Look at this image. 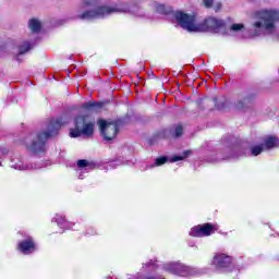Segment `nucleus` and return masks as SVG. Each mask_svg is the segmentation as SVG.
Returning <instances> with one entry per match:
<instances>
[{"label": "nucleus", "mask_w": 279, "mask_h": 279, "mask_svg": "<svg viewBox=\"0 0 279 279\" xmlns=\"http://www.w3.org/2000/svg\"><path fill=\"white\" fill-rule=\"evenodd\" d=\"M102 106L104 104L101 102L89 101V102L83 104L81 108H83V110H86V112H99Z\"/></svg>", "instance_id": "nucleus-14"}, {"label": "nucleus", "mask_w": 279, "mask_h": 279, "mask_svg": "<svg viewBox=\"0 0 279 279\" xmlns=\"http://www.w3.org/2000/svg\"><path fill=\"white\" fill-rule=\"evenodd\" d=\"M169 158L167 156L158 157L155 159V163L150 165L148 168L154 169V167H162V165H167Z\"/></svg>", "instance_id": "nucleus-21"}, {"label": "nucleus", "mask_w": 279, "mask_h": 279, "mask_svg": "<svg viewBox=\"0 0 279 279\" xmlns=\"http://www.w3.org/2000/svg\"><path fill=\"white\" fill-rule=\"evenodd\" d=\"M11 167L16 171H36V169H43V166L38 163H25L21 156L15 155L11 158Z\"/></svg>", "instance_id": "nucleus-9"}, {"label": "nucleus", "mask_w": 279, "mask_h": 279, "mask_svg": "<svg viewBox=\"0 0 279 279\" xmlns=\"http://www.w3.org/2000/svg\"><path fill=\"white\" fill-rule=\"evenodd\" d=\"M174 19L178 25L190 34H202V31L204 29L201 27V22L197 21L195 15L184 13L182 11H177L174 13Z\"/></svg>", "instance_id": "nucleus-5"}, {"label": "nucleus", "mask_w": 279, "mask_h": 279, "mask_svg": "<svg viewBox=\"0 0 279 279\" xmlns=\"http://www.w3.org/2000/svg\"><path fill=\"white\" fill-rule=\"evenodd\" d=\"M52 221H54V223H57L58 227L61 228V230L66 229L69 226V222H66V219L64 218V216L60 214H57L52 219Z\"/></svg>", "instance_id": "nucleus-19"}, {"label": "nucleus", "mask_w": 279, "mask_h": 279, "mask_svg": "<svg viewBox=\"0 0 279 279\" xmlns=\"http://www.w3.org/2000/svg\"><path fill=\"white\" fill-rule=\"evenodd\" d=\"M279 23L278 9H260L253 14V22L248 29L250 38L272 36Z\"/></svg>", "instance_id": "nucleus-2"}, {"label": "nucleus", "mask_w": 279, "mask_h": 279, "mask_svg": "<svg viewBox=\"0 0 279 279\" xmlns=\"http://www.w3.org/2000/svg\"><path fill=\"white\" fill-rule=\"evenodd\" d=\"M163 271L168 274H172L173 276H181L182 278H186L187 276H195L197 270L192 268L191 266H186L180 262H169L163 264L162 266Z\"/></svg>", "instance_id": "nucleus-7"}, {"label": "nucleus", "mask_w": 279, "mask_h": 279, "mask_svg": "<svg viewBox=\"0 0 279 279\" xmlns=\"http://www.w3.org/2000/svg\"><path fill=\"white\" fill-rule=\"evenodd\" d=\"M211 265L213 267H215V269H217V271H222L225 274H239V269L234 267V262L232 257L223 253H217L216 255H214Z\"/></svg>", "instance_id": "nucleus-6"}, {"label": "nucleus", "mask_w": 279, "mask_h": 279, "mask_svg": "<svg viewBox=\"0 0 279 279\" xmlns=\"http://www.w3.org/2000/svg\"><path fill=\"white\" fill-rule=\"evenodd\" d=\"M262 145H264V149H274V147H278L279 140L276 136L269 135L264 138V144Z\"/></svg>", "instance_id": "nucleus-16"}, {"label": "nucleus", "mask_w": 279, "mask_h": 279, "mask_svg": "<svg viewBox=\"0 0 279 279\" xmlns=\"http://www.w3.org/2000/svg\"><path fill=\"white\" fill-rule=\"evenodd\" d=\"M99 5V0H81L80 8H96Z\"/></svg>", "instance_id": "nucleus-22"}, {"label": "nucleus", "mask_w": 279, "mask_h": 279, "mask_svg": "<svg viewBox=\"0 0 279 279\" xmlns=\"http://www.w3.org/2000/svg\"><path fill=\"white\" fill-rule=\"evenodd\" d=\"M209 162H217V159H209Z\"/></svg>", "instance_id": "nucleus-32"}, {"label": "nucleus", "mask_w": 279, "mask_h": 279, "mask_svg": "<svg viewBox=\"0 0 279 279\" xmlns=\"http://www.w3.org/2000/svg\"><path fill=\"white\" fill-rule=\"evenodd\" d=\"M76 175L78 180H84V173H88L89 171H93V169H95V165L85 159H80L76 162Z\"/></svg>", "instance_id": "nucleus-13"}, {"label": "nucleus", "mask_w": 279, "mask_h": 279, "mask_svg": "<svg viewBox=\"0 0 279 279\" xmlns=\"http://www.w3.org/2000/svg\"><path fill=\"white\" fill-rule=\"evenodd\" d=\"M215 106L218 110H226L228 108V99L226 96H221L220 98H214Z\"/></svg>", "instance_id": "nucleus-18"}, {"label": "nucleus", "mask_w": 279, "mask_h": 279, "mask_svg": "<svg viewBox=\"0 0 279 279\" xmlns=\"http://www.w3.org/2000/svg\"><path fill=\"white\" fill-rule=\"evenodd\" d=\"M95 134V120L88 116H78L74 120V129H71L70 136L78 138V136L90 137Z\"/></svg>", "instance_id": "nucleus-4"}, {"label": "nucleus", "mask_w": 279, "mask_h": 279, "mask_svg": "<svg viewBox=\"0 0 279 279\" xmlns=\"http://www.w3.org/2000/svg\"><path fill=\"white\" fill-rule=\"evenodd\" d=\"M0 167H1V162H0Z\"/></svg>", "instance_id": "nucleus-34"}, {"label": "nucleus", "mask_w": 279, "mask_h": 279, "mask_svg": "<svg viewBox=\"0 0 279 279\" xmlns=\"http://www.w3.org/2000/svg\"><path fill=\"white\" fill-rule=\"evenodd\" d=\"M225 26L226 22L223 20L217 17H207L205 21L201 22V27H203L201 33L217 32V29H221V27Z\"/></svg>", "instance_id": "nucleus-10"}, {"label": "nucleus", "mask_w": 279, "mask_h": 279, "mask_svg": "<svg viewBox=\"0 0 279 279\" xmlns=\"http://www.w3.org/2000/svg\"><path fill=\"white\" fill-rule=\"evenodd\" d=\"M170 134L174 138H180V136H182V134H184V129H182V125H178L170 131Z\"/></svg>", "instance_id": "nucleus-23"}, {"label": "nucleus", "mask_w": 279, "mask_h": 279, "mask_svg": "<svg viewBox=\"0 0 279 279\" xmlns=\"http://www.w3.org/2000/svg\"><path fill=\"white\" fill-rule=\"evenodd\" d=\"M2 154H8V149H3V150H2Z\"/></svg>", "instance_id": "nucleus-33"}, {"label": "nucleus", "mask_w": 279, "mask_h": 279, "mask_svg": "<svg viewBox=\"0 0 279 279\" xmlns=\"http://www.w3.org/2000/svg\"><path fill=\"white\" fill-rule=\"evenodd\" d=\"M148 266L156 267V264H154V262H150Z\"/></svg>", "instance_id": "nucleus-31"}, {"label": "nucleus", "mask_w": 279, "mask_h": 279, "mask_svg": "<svg viewBox=\"0 0 279 279\" xmlns=\"http://www.w3.org/2000/svg\"><path fill=\"white\" fill-rule=\"evenodd\" d=\"M28 28L33 34H40V29H43V22L36 17H33L28 21Z\"/></svg>", "instance_id": "nucleus-15"}, {"label": "nucleus", "mask_w": 279, "mask_h": 279, "mask_svg": "<svg viewBox=\"0 0 279 279\" xmlns=\"http://www.w3.org/2000/svg\"><path fill=\"white\" fill-rule=\"evenodd\" d=\"M231 151L232 154L227 156L226 158H239V155L234 154V151H236V148H232Z\"/></svg>", "instance_id": "nucleus-29"}, {"label": "nucleus", "mask_w": 279, "mask_h": 279, "mask_svg": "<svg viewBox=\"0 0 279 279\" xmlns=\"http://www.w3.org/2000/svg\"><path fill=\"white\" fill-rule=\"evenodd\" d=\"M17 250L21 252V254H24V256L34 254V252H36V242L34 241V238L28 236L25 240L19 242Z\"/></svg>", "instance_id": "nucleus-12"}, {"label": "nucleus", "mask_w": 279, "mask_h": 279, "mask_svg": "<svg viewBox=\"0 0 279 279\" xmlns=\"http://www.w3.org/2000/svg\"><path fill=\"white\" fill-rule=\"evenodd\" d=\"M247 104V98H244L243 100H238L233 104V108L235 110H245V106Z\"/></svg>", "instance_id": "nucleus-26"}, {"label": "nucleus", "mask_w": 279, "mask_h": 279, "mask_svg": "<svg viewBox=\"0 0 279 279\" xmlns=\"http://www.w3.org/2000/svg\"><path fill=\"white\" fill-rule=\"evenodd\" d=\"M191 150L183 151V155H175L171 158V162H180V160H184V158H189Z\"/></svg>", "instance_id": "nucleus-25"}, {"label": "nucleus", "mask_w": 279, "mask_h": 279, "mask_svg": "<svg viewBox=\"0 0 279 279\" xmlns=\"http://www.w3.org/2000/svg\"><path fill=\"white\" fill-rule=\"evenodd\" d=\"M66 123H69V119L58 118L56 120H51L47 129L32 133L25 141L27 149L33 154H43L47 147L48 138L56 136V134H58V130H60L62 125H66Z\"/></svg>", "instance_id": "nucleus-3"}, {"label": "nucleus", "mask_w": 279, "mask_h": 279, "mask_svg": "<svg viewBox=\"0 0 279 279\" xmlns=\"http://www.w3.org/2000/svg\"><path fill=\"white\" fill-rule=\"evenodd\" d=\"M32 47H34V41H27V40L23 41L17 46L19 56H23L27 53V51H29Z\"/></svg>", "instance_id": "nucleus-17"}, {"label": "nucleus", "mask_w": 279, "mask_h": 279, "mask_svg": "<svg viewBox=\"0 0 279 279\" xmlns=\"http://www.w3.org/2000/svg\"><path fill=\"white\" fill-rule=\"evenodd\" d=\"M245 26L243 24H233L231 26V32H241Z\"/></svg>", "instance_id": "nucleus-27"}, {"label": "nucleus", "mask_w": 279, "mask_h": 279, "mask_svg": "<svg viewBox=\"0 0 279 279\" xmlns=\"http://www.w3.org/2000/svg\"><path fill=\"white\" fill-rule=\"evenodd\" d=\"M205 8H213L214 0H203Z\"/></svg>", "instance_id": "nucleus-28"}, {"label": "nucleus", "mask_w": 279, "mask_h": 279, "mask_svg": "<svg viewBox=\"0 0 279 279\" xmlns=\"http://www.w3.org/2000/svg\"><path fill=\"white\" fill-rule=\"evenodd\" d=\"M87 234H89V235H93V234H95V230H87Z\"/></svg>", "instance_id": "nucleus-30"}, {"label": "nucleus", "mask_w": 279, "mask_h": 279, "mask_svg": "<svg viewBox=\"0 0 279 279\" xmlns=\"http://www.w3.org/2000/svg\"><path fill=\"white\" fill-rule=\"evenodd\" d=\"M153 8H155V11L157 12V14H169L171 12V10L169 8H167V5L165 4H160L158 2H153Z\"/></svg>", "instance_id": "nucleus-20"}, {"label": "nucleus", "mask_w": 279, "mask_h": 279, "mask_svg": "<svg viewBox=\"0 0 279 279\" xmlns=\"http://www.w3.org/2000/svg\"><path fill=\"white\" fill-rule=\"evenodd\" d=\"M215 232V227L210 223H205L201 226H196L190 230V236H196V238H202V236H210Z\"/></svg>", "instance_id": "nucleus-11"}, {"label": "nucleus", "mask_w": 279, "mask_h": 279, "mask_svg": "<svg viewBox=\"0 0 279 279\" xmlns=\"http://www.w3.org/2000/svg\"><path fill=\"white\" fill-rule=\"evenodd\" d=\"M264 150H265V146L262 144V145L253 146L251 148V154L252 156H260V154H263Z\"/></svg>", "instance_id": "nucleus-24"}, {"label": "nucleus", "mask_w": 279, "mask_h": 279, "mask_svg": "<svg viewBox=\"0 0 279 279\" xmlns=\"http://www.w3.org/2000/svg\"><path fill=\"white\" fill-rule=\"evenodd\" d=\"M112 14H132V16H138L143 19L145 11H143L138 4L128 1H118L111 5H99L95 9H88L75 15L78 21H97L99 19H106Z\"/></svg>", "instance_id": "nucleus-1"}, {"label": "nucleus", "mask_w": 279, "mask_h": 279, "mask_svg": "<svg viewBox=\"0 0 279 279\" xmlns=\"http://www.w3.org/2000/svg\"><path fill=\"white\" fill-rule=\"evenodd\" d=\"M98 125L100 128V134L104 136L105 141H112L117 138L119 133V126L114 123H108L106 120H99Z\"/></svg>", "instance_id": "nucleus-8"}]
</instances>
